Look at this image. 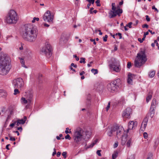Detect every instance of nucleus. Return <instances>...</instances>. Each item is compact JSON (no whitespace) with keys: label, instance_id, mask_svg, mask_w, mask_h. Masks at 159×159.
I'll return each instance as SVG.
<instances>
[{"label":"nucleus","instance_id":"nucleus-1","mask_svg":"<svg viewBox=\"0 0 159 159\" xmlns=\"http://www.w3.org/2000/svg\"><path fill=\"white\" fill-rule=\"evenodd\" d=\"M38 34L36 27L31 24H26L24 26L22 33L23 38L30 42L34 41Z\"/></svg>","mask_w":159,"mask_h":159},{"label":"nucleus","instance_id":"nucleus-2","mask_svg":"<svg viewBox=\"0 0 159 159\" xmlns=\"http://www.w3.org/2000/svg\"><path fill=\"white\" fill-rule=\"evenodd\" d=\"M11 68L10 62L8 58L0 56V74L3 75H7Z\"/></svg>","mask_w":159,"mask_h":159},{"label":"nucleus","instance_id":"nucleus-3","mask_svg":"<svg viewBox=\"0 0 159 159\" xmlns=\"http://www.w3.org/2000/svg\"><path fill=\"white\" fill-rule=\"evenodd\" d=\"M147 61L145 51L142 50L137 54V57L134 62V65L135 67L139 68Z\"/></svg>","mask_w":159,"mask_h":159},{"label":"nucleus","instance_id":"nucleus-4","mask_svg":"<svg viewBox=\"0 0 159 159\" xmlns=\"http://www.w3.org/2000/svg\"><path fill=\"white\" fill-rule=\"evenodd\" d=\"M17 20V14L14 10H11L6 17V20L7 23L16 24Z\"/></svg>","mask_w":159,"mask_h":159},{"label":"nucleus","instance_id":"nucleus-5","mask_svg":"<svg viewBox=\"0 0 159 159\" xmlns=\"http://www.w3.org/2000/svg\"><path fill=\"white\" fill-rule=\"evenodd\" d=\"M121 84V81L120 79H117L113 82L107 84V88L108 91L111 92L116 91L117 88Z\"/></svg>","mask_w":159,"mask_h":159},{"label":"nucleus","instance_id":"nucleus-6","mask_svg":"<svg viewBox=\"0 0 159 159\" xmlns=\"http://www.w3.org/2000/svg\"><path fill=\"white\" fill-rule=\"evenodd\" d=\"M115 3H113L111 4L112 10H111L109 13V17L110 18H114L117 15L120 16V14L123 12L122 9H118L116 10V7H115Z\"/></svg>","mask_w":159,"mask_h":159},{"label":"nucleus","instance_id":"nucleus-7","mask_svg":"<svg viewBox=\"0 0 159 159\" xmlns=\"http://www.w3.org/2000/svg\"><path fill=\"white\" fill-rule=\"evenodd\" d=\"M52 49L50 45L48 43H45V46L43 48L42 51L44 52L46 57H50L52 54Z\"/></svg>","mask_w":159,"mask_h":159},{"label":"nucleus","instance_id":"nucleus-8","mask_svg":"<svg viewBox=\"0 0 159 159\" xmlns=\"http://www.w3.org/2000/svg\"><path fill=\"white\" fill-rule=\"evenodd\" d=\"M83 130L80 129L79 130L75 131L74 133V142L77 144L79 143L83 138Z\"/></svg>","mask_w":159,"mask_h":159},{"label":"nucleus","instance_id":"nucleus-9","mask_svg":"<svg viewBox=\"0 0 159 159\" xmlns=\"http://www.w3.org/2000/svg\"><path fill=\"white\" fill-rule=\"evenodd\" d=\"M53 17V15L52 14V12L48 10L43 15V19L44 21L50 23L52 22Z\"/></svg>","mask_w":159,"mask_h":159},{"label":"nucleus","instance_id":"nucleus-10","mask_svg":"<svg viewBox=\"0 0 159 159\" xmlns=\"http://www.w3.org/2000/svg\"><path fill=\"white\" fill-rule=\"evenodd\" d=\"M114 132H116V135L117 138L123 137L124 135V129L121 126H115L114 127Z\"/></svg>","mask_w":159,"mask_h":159},{"label":"nucleus","instance_id":"nucleus-11","mask_svg":"<svg viewBox=\"0 0 159 159\" xmlns=\"http://www.w3.org/2000/svg\"><path fill=\"white\" fill-rule=\"evenodd\" d=\"M13 84L14 88H21L24 86L23 80L20 78H17L13 80Z\"/></svg>","mask_w":159,"mask_h":159},{"label":"nucleus","instance_id":"nucleus-12","mask_svg":"<svg viewBox=\"0 0 159 159\" xmlns=\"http://www.w3.org/2000/svg\"><path fill=\"white\" fill-rule=\"evenodd\" d=\"M114 62H112L111 64H110L109 66L114 71L116 72H119L120 70L119 64L116 61L115 58L114 59Z\"/></svg>","mask_w":159,"mask_h":159},{"label":"nucleus","instance_id":"nucleus-13","mask_svg":"<svg viewBox=\"0 0 159 159\" xmlns=\"http://www.w3.org/2000/svg\"><path fill=\"white\" fill-rule=\"evenodd\" d=\"M132 113V109L130 107H127L124 111L122 116L126 118H129Z\"/></svg>","mask_w":159,"mask_h":159},{"label":"nucleus","instance_id":"nucleus-14","mask_svg":"<svg viewBox=\"0 0 159 159\" xmlns=\"http://www.w3.org/2000/svg\"><path fill=\"white\" fill-rule=\"evenodd\" d=\"M25 93V96L26 98L28 101V102L30 103L33 98V92L31 91H28Z\"/></svg>","mask_w":159,"mask_h":159},{"label":"nucleus","instance_id":"nucleus-15","mask_svg":"<svg viewBox=\"0 0 159 159\" xmlns=\"http://www.w3.org/2000/svg\"><path fill=\"white\" fill-rule=\"evenodd\" d=\"M137 125V122H134L133 121H131L128 124V129L127 130L126 132L128 133L129 130L132 129L134 128H135L136 127Z\"/></svg>","mask_w":159,"mask_h":159},{"label":"nucleus","instance_id":"nucleus-16","mask_svg":"<svg viewBox=\"0 0 159 159\" xmlns=\"http://www.w3.org/2000/svg\"><path fill=\"white\" fill-rule=\"evenodd\" d=\"M135 75L130 73H129L128 75L127 80V83L129 84H132L133 83V80L135 78Z\"/></svg>","mask_w":159,"mask_h":159},{"label":"nucleus","instance_id":"nucleus-17","mask_svg":"<svg viewBox=\"0 0 159 159\" xmlns=\"http://www.w3.org/2000/svg\"><path fill=\"white\" fill-rule=\"evenodd\" d=\"M148 119V116H147L143 119V121L141 125V127H143L144 129L147 126Z\"/></svg>","mask_w":159,"mask_h":159},{"label":"nucleus","instance_id":"nucleus-18","mask_svg":"<svg viewBox=\"0 0 159 159\" xmlns=\"http://www.w3.org/2000/svg\"><path fill=\"white\" fill-rule=\"evenodd\" d=\"M157 104V101L156 98H153L151 106V107H154L156 108Z\"/></svg>","mask_w":159,"mask_h":159},{"label":"nucleus","instance_id":"nucleus-19","mask_svg":"<svg viewBox=\"0 0 159 159\" xmlns=\"http://www.w3.org/2000/svg\"><path fill=\"white\" fill-rule=\"evenodd\" d=\"M27 119V117L26 116H24V119H22L20 120H18V122H19V123L20 124H24Z\"/></svg>","mask_w":159,"mask_h":159},{"label":"nucleus","instance_id":"nucleus-20","mask_svg":"<svg viewBox=\"0 0 159 159\" xmlns=\"http://www.w3.org/2000/svg\"><path fill=\"white\" fill-rule=\"evenodd\" d=\"M152 97V93H149L148 94L147 97H146V102L147 103H148L149 101L151 99Z\"/></svg>","mask_w":159,"mask_h":159},{"label":"nucleus","instance_id":"nucleus-21","mask_svg":"<svg viewBox=\"0 0 159 159\" xmlns=\"http://www.w3.org/2000/svg\"><path fill=\"white\" fill-rule=\"evenodd\" d=\"M155 73V71H152L149 72L148 75L150 77L152 78L154 76Z\"/></svg>","mask_w":159,"mask_h":159},{"label":"nucleus","instance_id":"nucleus-22","mask_svg":"<svg viewBox=\"0 0 159 159\" xmlns=\"http://www.w3.org/2000/svg\"><path fill=\"white\" fill-rule=\"evenodd\" d=\"M132 139H130L127 141L126 143V145L127 147H129L132 145Z\"/></svg>","mask_w":159,"mask_h":159},{"label":"nucleus","instance_id":"nucleus-23","mask_svg":"<svg viewBox=\"0 0 159 159\" xmlns=\"http://www.w3.org/2000/svg\"><path fill=\"white\" fill-rule=\"evenodd\" d=\"M155 114L154 111H149V112L148 114V115H149L151 118H152L153 117Z\"/></svg>","mask_w":159,"mask_h":159},{"label":"nucleus","instance_id":"nucleus-24","mask_svg":"<svg viewBox=\"0 0 159 159\" xmlns=\"http://www.w3.org/2000/svg\"><path fill=\"white\" fill-rule=\"evenodd\" d=\"M20 62L22 66H23L25 68H26L27 67L25 66V61L23 59L21 58L20 59Z\"/></svg>","mask_w":159,"mask_h":159},{"label":"nucleus","instance_id":"nucleus-25","mask_svg":"<svg viewBox=\"0 0 159 159\" xmlns=\"http://www.w3.org/2000/svg\"><path fill=\"white\" fill-rule=\"evenodd\" d=\"M113 132H114V127L109 132L107 133V134L108 136H111L112 135Z\"/></svg>","mask_w":159,"mask_h":159},{"label":"nucleus","instance_id":"nucleus-26","mask_svg":"<svg viewBox=\"0 0 159 159\" xmlns=\"http://www.w3.org/2000/svg\"><path fill=\"white\" fill-rule=\"evenodd\" d=\"M22 102L24 104H26L28 102V101L26 98H21Z\"/></svg>","mask_w":159,"mask_h":159},{"label":"nucleus","instance_id":"nucleus-27","mask_svg":"<svg viewBox=\"0 0 159 159\" xmlns=\"http://www.w3.org/2000/svg\"><path fill=\"white\" fill-rule=\"evenodd\" d=\"M118 153L117 152H115L112 155V158L113 159H116Z\"/></svg>","mask_w":159,"mask_h":159},{"label":"nucleus","instance_id":"nucleus-28","mask_svg":"<svg viewBox=\"0 0 159 159\" xmlns=\"http://www.w3.org/2000/svg\"><path fill=\"white\" fill-rule=\"evenodd\" d=\"M86 136L87 138H89L90 137V135L91 134V133L89 131H87L85 133Z\"/></svg>","mask_w":159,"mask_h":159},{"label":"nucleus","instance_id":"nucleus-29","mask_svg":"<svg viewBox=\"0 0 159 159\" xmlns=\"http://www.w3.org/2000/svg\"><path fill=\"white\" fill-rule=\"evenodd\" d=\"M71 129H69L68 128H66V130L65 131V133L66 134H67L68 133L70 134L71 133Z\"/></svg>","mask_w":159,"mask_h":159},{"label":"nucleus","instance_id":"nucleus-30","mask_svg":"<svg viewBox=\"0 0 159 159\" xmlns=\"http://www.w3.org/2000/svg\"><path fill=\"white\" fill-rule=\"evenodd\" d=\"M91 71L94 75L97 74L98 73V70L96 69H92L91 70Z\"/></svg>","mask_w":159,"mask_h":159},{"label":"nucleus","instance_id":"nucleus-31","mask_svg":"<svg viewBox=\"0 0 159 159\" xmlns=\"http://www.w3.org/2000/svg\"><path fill=\"white\" fill-rule=\"evenodd\" d=\"M85 60V58H83V57H81L80 58V63H85L86 62Z\"/></svg>","mask_w":159,"mask_h":159},{"label":"nucleus","instance_id":"nucleus-32","mask_svg":"<svg viewBox=\"0 0 159 159\" xmlns=\"http://www.w3.org/2000/svg\"><path fill=\"white\" fill-rule=\"evenodd\" d=\"M97 141V140H95L92 144L88 147V148H89L93 147V146L96 143Z\"/></svg>","mask_w":159,"mask_h":159},{"label":"nucleus","instance_id":"nucleus-33","mask_svg":"<svg viewBox=\"0 0 159 159\" xmlns=\"http://www.w3.org/2000/svg\"><path fill=\"white\" fill-rule=\"evenodd\" d=\"M97 141V140H95L92 144L88 147V148H89L93 147V146L96 143Z\"/></svg>","mask_w":159,"mask_h":159},{"label":"nucleus","instance_id":"nucleus-34","mask_svg":"<svg viewBox=\"0 0 159 159\" xmlns=\"http://www.w3.org/2000/svg\"><path fill=\"white\" fill-rule=\"evenodd\" d=\"M42 74H39L38 76V79L39 80V83H41L42 82Z\"/></svg>","mask_w":159,"mask_h":159},{"label":"nucleus","instance_id":"nucleus-35","mask_svg":"<svg viewBox=\"0 0 159 159\" xmlns=\"http://www.w3.org/2000/svg\"><path fill=\"white\" fill-rule=\"evenodd\" d=\"M19 93V92L18 89L16 88L14 89V93L13 94L14 95H16L18 93Z\"/></svg>","mask_w":159,"mask_h":159},{"label":"nucleus","instance_id":"nucleus-36","mask_svg":"<svg viewBox=\"0 0 159 159\" xmlns=\"http://www.w3.org/2000/svg\"><path fill=\"white\" fill-rule=\"evenodd\" d=\"M100 0H97L96 2L95 3L97 4V6L98 7H99L101 6V4L100 3Z\"/></svg>","mask_w":159,"mask_h":159},{"label":"nucleus","instance_id":"nucleus-37","mask_svg":"<svg viewBox=\"0 0 159 159\" xmlns=\"http://www.w3.org/2000/svg\"><path fill=\"white\" fill-rule=\"evenodd\" d=\"M67 152H63L62 154V155L63 156V157L65 159L66 157Z\"/></svg>","mask_w":159,"mask_h":159},{"label":"nucleus","instance_id":"nucleus-38","mask_svg":"<svg viewBox=\"0 0 159 159\" xmlns=\"http://www.w3.org/2000/svg\"><path fill=\"white\" fill-rule=\"evenodd\" d=\"M39 20V18L34 17L33 18V20H32V23H34L35 22V20L38 21Z\"/></svg>","mask_w":159,"mask_h":159},{"label":"nucleus","instance_id":"nucleus-39","mask_svg":"<svg viewBox=\"0 0 159 159\" xmlns=\"http://www.w3.org/2000/svg\"><path fill=\"white\" fill-rule=\"evenodd\" d=\"M131 66H132V65H131V62H129L127 64V67L129 69L131 67Z\"/></svg>","mask_w":159,"mask_h":159},{"label":"nucleus","instance_id":"nucleus-40","mask_svg":"<svg viewBox=\"0 0 159 159\" xmlns=\"http://www.w3.org/2000/svg\"><path fill=\"white\" fill-rule=\"evenodd\" d=\"M155 107H150V108L149 111H154L155 112Z\"/></svg>","mask_w":159,"mask_h":159},{"label":"nucleus","instance_id":"nucleus-41","mask_svg":"<svg viewBox=\"0 0 159 159\" xmlns=\"http://www.w3.org/2000/svg\"><path fill=\"white\" fill-rule=\"evenodd\" d=\"M132 24V22H130L128 24H127L126 26L129 27V28H132L131 25Z\"/></svg>","mask_w":159,"mask_h":159},{"label":"nucleus","instance_id":"nucleus-42","mask_svg":"<svg viewBox=\"0 0 159 159\" xmlns=\"http://www.w3.org/2000/svg\"><path fill=\"white\" fill-rule=\"evenodd\" d=\"M116 35H118L119 36V39H121L122 38V34L120 33H118L116 34Z\"/></svg>","mask_w":159,"mask_h":159},{"label":"nucleus","instance_id":"nucleus-43","mask_svg":"<svg viewBox=\"0 0 159 159\" xmlns=\"http://www.w3.org/2000/svg\"><path fill=\"white\" fill-rule=\"evenodd\" d=\"M108 36L107 35H106L104 37H103V40L104 42H106L107 40Z\"/></svg>","mask_w":159,"mask_h":159},{"label":"nucleus","instance_id":"nucleus-44","mask_svg":"<svg viewBox=\"0 0 159 159\" xmlns=\"http://www.w3.org/2000/svg\"><path fill=\"white\" fill-rule=\"evenodd\" d=\"M65 138L66 139H68L70 140L71 139V137H70L69 135L67 134L66 136H65Z\"/></svg>","mask_w":159,"mask_h":159},{"label":"nucleus","instance_id":"nucleus-45","mask_svg":"<svg viewBox=\"0 0 159 159\" xmlns=\"http://www.w3.org/2000/svg\"><path fill=\"white\" fill-rule=\"evenodd\" d=\"M10 137V140L12 141H14L15 140V139L14 137H12L11 136L9 135Z\"/></svg>","mask_w":159,"mask_h":159},{"label":"nucleus","instance_id":"nucleus-46","mask_svg":"<svg viewBox=\"0 0 159 159\" xmlns=\"http://www.w3.org/2000/svg\"><path fill=\"white\" fill-rule=\"evenodd\" d=\"M89 3L93 4L94 3L95 0H86Z\"/></svg>","mask_w":159,"mask_h":159},{"label":"nucleus","instance_id":"nucleus-47","mask_svg":"<svg viewBox=\"0 0 159 159\" xmlns=\"http://www.w3.org/2000/svg\"><path fill=\"white\" fill-rule=\"evenodd\" d=\"M73 57L75 58L76 61H78L79 60V57H77L76 55H74L73 56Z\"/></svg>","mask_w":159,"mask_h":159},{"label":"nucleus","instance_id":"nucleus-48","mask_svg":"<svg viewBox=\"0 0 159 159\" xmlns=\"http://www.w3.org/2000/svg\"><path fill=\"white\" fill-rule=\"evenodd\" d=\"M143 137L145 139L148 138V134L146 132H144L143 133Z\"/></svg>","mask_w":159,"mask_h":159},{"label":"nucleus","instance_id":"nucleus-49","mask_svg":"<svg viewBox=\"0 0 159 159\" xmlns=\"http://www.w3.org/2000/svg\"><path fill=\"white\" fill-rule=\"evenodd\" d=\"M152 154L149 155L148 157L146 159H152Z\"/></svg>","mask_w":159,"mask_h":159},{"label":"nucleus","instance_id":"nucleus-50","mask_svg":"<svg viewBox=\"0 0 159 159\" xmlns=\"http://www.w3.org/2000/svg\"><path fill=\"white\" fill-rule=\"evenodd\" d=\"M101 151V150H98L97 152V154L99 156H101V154L100 153Z\"/></svg>","mask_w":159,"mask_h":159},{"label":"nucleus","instance_id":"nucleus-51","mask_svg":"<svg viewBox=\"0 0 159 159\" xmlns=\"http://www.w3.org/2000/svg\"><path fill=\"white\" fill-rule=\"evenodd\" d=\"M125 140H123V139H122L121 142V144L122 145H123L125 144V141L126 140V139H125Z\"/></svg>","mask_w":159,"mask_h":159},{"label":"nucleus","instance_id":"nucleus-52","mask_svg":"<svg viewBox=\"0 0 159 159\" xmlns=\"http://www.w3.org/2000/svg\"><path fill=\"white\" fill-rule=\"evenodd\" d=\"M142 27L143 28H148V25L146 24H145L142 26Z\"/></svg>","mask_w":159,"mask_h":159},{"label":"nucleus","instance_id":"nucleus-53","mask_svg":"<svg viewBox=\"0 0 159 159\" xmlns=\"http://www.w3.org/2000/svg\"><path fill=\"white\" fill-rule=\"evenodd\" d=\"M110 107V103L109 102L106 108V110L107 111H108Z\"/></svg>","mask_w":159,"mask_h":159},{"label":"nucleus","instance_id":"nucleus-54","mask_svg":"<svg viewBox=\"0 0 159 159\" xmlns=\"http://www.w3.org/2000/svg\"><path fill=\"white\" fill-rule=\"evenodd\" d=\"M118 146V143L117 142H116L114 144V148H116Z\"/></svg>","mask_w":159,"mask_h":159},{"label":"nucleus","instance_id":"nucleus-55","mask_svg":"<svg viewBox=\"0 0 159 159\" xmlns=\"http://www.w3.org/2000/svg\"><path fill=\"white\" fill-rule=\"evenodd\" d=\"M145 17H146V19L148 21H150V18H149V17L148 15H146Z\"/></svg>","mask_w":159,"mask_h":159},{"label":"nucleus","instance_id":"nucleus-56","mask_svg":"<svg viewBox=\"0 0 159 159\" xmlns=\"http://www.w3.org/2000/svg\"><path fill=\"white\" fill-rule=\"evenodd\" d=\"M90 41L91 42H93L94 44L95 45L96 44V42L94 39H90Z\"/></svg>","mask_w":159,"mask_h":159},{"label":"nucleus","instance_id":"nucleus-57","mask_svg":"<svg viewBox=\"0 0 159 159\" xmlns=\"http://www.w3.org/2000/svg\"><path fill=\"white\" fill-rule=\"evenodd\" d=\"M70 66H73L74 68H77V66L76 65H75V64L74 63H72L71 64V65H70Z\"/></svg>","mask_w":159,"mask_h":159},{"label":"nucleus","instance_id":"nucleus-58","mask_svg":"<svg viewBox=\"0 0 159 159\" xmlns=\"http://www.w3.org/2000/svg\"><path fill=\"white\" fill-rule=\"evenodd\" d=\"M16 122H13V123L10 124V126L11 127H13L14 126L16 125Z\"/></svg>","mask_w":159,"mask_h":159},{"label":"nucleus","instance_id":"nucleus-59","mask_svg":"<svg viewBox=\"0 0 159 159\" xmlns=\"http://www.w3.org/2000/svg\"><path fill=\"white\" fill-rule=\"evenodd\" d=\"M3 93V91L2 89H0V97H1L2 96Z\"/></svg>","mask_w":159,"mask_h":159},{"label":"nucleus","instance_id":"nucleus-60","mask_svg":"<svg viewBox=\"0 0 159 159\" xmlns=\"http://www.w3.org/2000/svg\"><path fill=\"white\" fill-rule=\"evenodd\" d=\"M11 117V116L10 115H8L7 117V118L6 120V122Z\"/></svg>","mask_w":159,"mask_h":159},{"label":"nucleus","instance_id":"nucleus-61","mask_svg":"<svg viewBox=\"0 0 159 159\" xmlns=\"http://www.w3.org/2000/svg\"><path fill=\"white\" fill-rule=\"evenodd\" d=\"M149 34L148 31H147L146 32H144L143 35V37L146 38V36L148 35Z\"/></svg>","mask_w":159,"mask_h":159},{"label":"nucleus","instance_id":"nucleus-62","mask_svg":"<svg viewBox=\"0 0 159 159\" xmlns=\"http://www.w3.org/2000/svg\"><path fill=\"white\" fill-rule=\"evenodd\" d=\"M56 154V149L55 148L54 149V152L52 153V156H54Z\"/></svg>","mask_w":159,"mask_h":159},{"label":"nucleus","instance_id":"nucleus-63","mask_svg":"<svg viewBox=\"0 0 159 159\" xmlns=\"http://www.w3.org/2000/svg\"><path fill=\"white\" fill-rule=\"evenodd\" d=\"M152 9H154L155 10V11H157V12H158V10L157 9V8L155 7V6H153L152 7Z\"/></svg>","mask_w":159,"mask_h":159},{"label":"nucleus","instance_id":"nucleus-64","mask_svg":"<svg viewBox=\"0 0 159 159\" xmlns=\"http://www.w3.org/2000/svg\"><path fill=\"white\" fill-rule=\"evenodd\" d=\"M92 63H93V61H91L90 62V63H89V64H87V66H88V67H90V66H91V64Z\"/></svg>","mask_w":159,"mask_h":159}]
</instances>
